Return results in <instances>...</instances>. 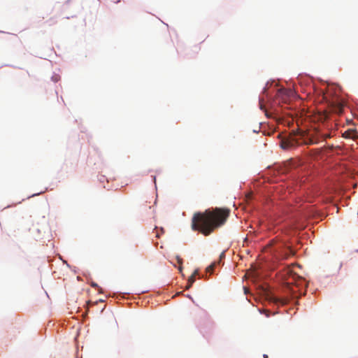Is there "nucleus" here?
Listing matches in <instances>:
<instances>
[{
	"mask_svg": "<svg viewBox=\"0 0 358 358\" xmlns=\"http://www.w3.org/2000/svg\"><path fill=\"white\" fill-rule=\"evenodd\" d=\"M272 301L275 303H280L282 305H285L288 303V299H280V298H277V297H273L272 298Z\"/></svg>",
	"mask_w": 358,
	"mask_h": 358,
	"instance_id": "nucleus-6",
	"label": "nucleus"
},
{
	"mask_svg": "<svg viewBox=\"0 0 358 358\" xmlns=\"http://www.w3.org/2000/svg\"><path fill=\"white\" fill-rule=\"evenodd\" d=\"M329 107L332 112L336 113L338 115L343 113L344 109V104L338 98L329 101Z\"/></svg>",
	"mask_w": 358,
	"mask_h": 358,
	"instance_id": "nucleus-3",
	"label": "nucleus"
},
{
	"mask_svg": "<svg viewBox=\"0 0 358 358\" xmlns=\"http://www.w3.org/2000/svg\"><path fill=\"white\" fill-rule=\"evenodd\" d=\"M198 274V271L196 270L194 271V273L192 274V275L189 278L188 281L190 282V284H193L195 281V276Z\"/></svg>",
	"mask_w": 358,
	"mask_h": 358,
	"instance_id": "nucleus-7",
	"label": "nucleus"
},
{
	"mask_svg": "<svg viewBox=\"0 0 358 358\" xmlns=\"http://www.w3.org/2000/svg\"><path fill=\"white\" fill-rule=\"evenodd\" d=\"M357 252H358V250H357Z\"/></svg>",
	"mask_w": 358,
	"mask_h": 358,
	"instance_id": "nucleus-19",
	"label": "nucleus"
},
{
	"mask_svg": "<svg viewBox=\"0 0 358 358\" xmlns=\"http://www.w3.org/2000/svg\"><path fill=\"white\" fill-rule=\"evenodd\" d=\"M215 263L210 264L209 266H208L206 268V272L212 273L213 269H214V268H215Z\"/></svg>",
	"mask_w": 358,
	"mask_h": 358,
	"instance_id": "nucleus-8",
	"label": "nucleus"
},
{
	"mask_svg": "<svg viewBox=\"0 0 358 358\" xmlns=\"http://www.w3.org/2000/svg\"><path fill=\"white\" fill-rule=\"evenodd\" d=\"M284 92H285V89H281V90H279V93H282Z\"/></svg>",
	"mask_w": 358,
	"mask_h": 358,
	"instance_id": "nucleus-14",
	"label": "nucleus"
},
{
	"mask_svg": "<svg viewBox=\"0 0 358 358\" xmlns=\"http://www.w3.org/2000/svg\"><path fill=\"white\" fill-rule=\"evenodd\" d=\"M259 106H260V108H261L262 110H264V111H265V113H266V115L267 116H268V113H267V112H266V110H265V108H264V106H263L262 100H260V101H259Z\"/></svg>",
	"mask_w": 358,
	"mask_h": 358,
	"instance_id": "nucleus-9",
	"label": "nucleus"
},
{
	"mask_svg": "<svg viewBox=\"0 0 358 358\" xmlns=\"http://www.w3.org/2000/svg\"><path fill=\"white\" fill-rule=\"evenodd\" d=\"M51 21H52V24H55L56 22L54 19H51Z\"/></svg>",
	"mask_w": 358,
	"mask_h": 358,
	"instance_id": "nucleus-16",
	"label": "nucleus"
},
{
	"mask_svg": "<svg viewBox=\"0 0 358 358\" xmlns=\"http://www.w3.org/2000/svg\"><path fill=\"white\" fill-rule=\"evenodd\" d=\"M156 237H157V238L160 237V235H159V234L158 232H157V234H156Z\"/></svg>",
	"mask_w": 358,
	"mask_h": 358,
	"instance_id": "nucleus-17",
	"label": "nucleus"
},
{
	"mask_svg": "<svg viewBox=\"0 0 358 358\" xmlns=\"http://www.w3.org/2000/svg\"><path fill=\"white\" fill-rule=\"evenodd\" d=\"M343 137L355 139L357 137V132L355 129H348L343 134Z\"/></svg>",
	"mask_w": 358,
	"mask_h": 358,
	"instance_id": "nucleus-5",
	"label": "nucleus"
},
{
	"mask_svg": "<svg viewBox=\"0 0 358 358\" xmlns=\"http://www.w3.org/2000/svg\"><path fill=\"white\" fill-rule=\"evenodd\" d=\"M300 143H301L299 141L297 136L295 134L284 137L280 142V147L283 150H289L295 148Z\"/></svg>",
	"mask_w": 358,
	"mask_h": 358,
	"instance_id": "nucleus-2",
	"label": "nucleus"
},
{
	"mask_svg": "<svg viewBox=\"0 0 358 358\" xmlns=\"http://www.w3.org/2000/svg\"><path fill=\"white\" fill-rule=\"evenodd\" d=\"M229 215V210L218 208L196 212L192 217L191 228L206 236H209L225 223Z\"/></svg>",
	"mask_w": 358,
	"mask_h": 358,
	"instance_id": "nucleus-1",
	"label": "nucleus"
},
{
	"mask_svg": "<svg viewBox=\"0 0 358 358\" xmlns=\"http://www.w3.org/2000/svg\"><path fill=\"white\" fill-rule=\"evenodd\" d=\"M321 136L323 138L324 140L328 138H331V134H321Z\"/></svg>",
	"mask_w": 358,
	"mask_h": 358,
	"instance_id": "nucleus-10",
	"label": "nucleus"
},
{
	"mask_svg": "<svg viewBox=\"0 0 358 358\" xmlns=\"http://www.w3.org/2000/svg\"><path fill=\"white\" fill-rule=\"evenodd\" d=\"M178 262L182 264V259L180 257H178Z\"/></svg>",
	"mask_w": 358,
	"mask_h": 358,
	"instance_id": "nucleus-13",
	"label": "nucleus"
},
{
	"mask_svg": "<svg viewBox=\"0 0 358 358\" xmlns=\"http://www.w3.org/2000/svg\"><path fill=\"white\" fill-rule=\"evenodd\" d=\"M287 280V284H295L299 286V282H302L303 280L296 273H291Z\"/></svg>",
	"mask_w": 358,
	"mask_h": 358,
	"instance_id": "nucleus-4",
	"label": "nucleus"
},
{
	"mask_svg": "<svg viewBox=\"0 0 358 358\" xmlns=\"http://www.w3.org/2000/svg\"><path fill=\"white\" fill-rule=\"evenodd\" d=\"M192 284H190L189 281H187V285L186 286V289H189L192 287Z\"/></svg>",
	"mask_w": 358,
	"mask_h": 358,
	"instance_id": "nucleus-12",
	"label": "nucleus"
},
{
	"mask_svg": "<svg viewBox=\"0 0 358 358\" xmlns=\"http://www.w3.org/2000/svg\"><path fill=\"white\" fill-rule=\"evenodd\" d=\"M263 357H264V358H268V355H264Z\"/></svg>",
	"mask_w": 358,
	"mask_h": 358,
	"instance_id": "nucleus-18",
	"label": "nucleus"
},
{
	"mask_svg": "<svg viewBox=\"0 0 358 358\" xmlns=\"http://www.w3.org/2000/svg\"><path fill=\"white\" fill-rule=\"evenodd\" d=\"M92 287H98L97 284L94 283V282L92 284Z\"/></svg>",
	"mask_w": 358,
	"mask_h": 358,
	"instance_id": "nucleus-15",
	"label": "nucleus"
},
{
	"mask_svg": "<svg viewBox=\"0 0 358 358\" xmlns=\"http://www.w3.org/2000/svg\"><path fill=\"white\" fill-rule=\"evenodd\" d=\"M264 312L265 313L266 317L270 316V312L268 310H264Z\"/></svg>",
	"mask_w": 358,
	"mask_h": 358,
	"instance_id": "nucleus-11",
	"label": "nucleus"
}]
</instances>
